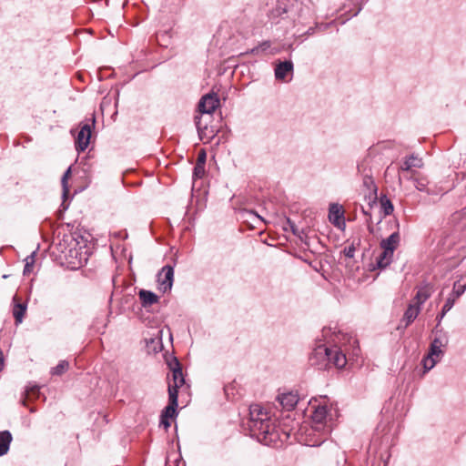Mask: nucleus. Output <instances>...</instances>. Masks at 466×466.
I'll return each instance as SVG.
<instances>
[{"mask_svg": "<svg viewBox=\"0 0 466 466\" xmlns=\"http://www.w3.org/2000/svg\"><path fill=\"white\" fill-rule=\"evenodd\" d=\"M466 289V285L464 286H460L457 288L456 284L454 285V288H453V297L452 298H455V299L457 298H459L460 296H461L464 291Z\"/></svg>", "mask_w": 466, "mask_h": 466, "instance_id": "obj_32", "label": "nucleus"}, {"mask_svg": "<svg viewBox=\"0 0 466 466\" xmlns=\"http://www.w3.org/2000/svg\"><path fill=\"white\" fill-rule=\"evenodd\" d=\"M423 166V162L420 158L414 155L407 157L401 163L399 173L407 172V176H412L413 167L420 168ZM399 182L401 183V177L399 174Z\"/></svg>", "mask_w": 466, "mask_h": 466, "instance_id": "obj_10", "label": "nucleus"}, {"mask_svg": "<svg viewBox=\"0 0 466 466\" xmlns=\"http://www.w3.org/2000/svg\"><path fill=\"white\" fill-rule=\"evenodd\" d=\"M444 316H442V312L437 317L438 321L441 322Z\"/></svg>", "mask_w": 466, "mask_h": 466, "instance_id": "obj_37", "label": "nucleus"}, {"mask_svg": "<svg viewBox=\"0 0 466 466\" xmlns=\"http://www.w3.org/2000/svg\"><path fill=\"white\" fill-rule=\"evenodd\" d=\"M394 251L391 248L382 249V252L377 258L378 267L385 268L391 263Z\"/></svg>", "mask_w": 466, "mask_h": 466, "instance_id": "obj_22", "label": "nucleus"}, {"mask_svg": "<svg viewBox=\"0 0 466 466\" xmlns=\"http://www.w3.org/2000/svg\"><path fill=\"white\" fill-rule=\"evenodd\" d=\"M248 427L252 434L265 445L276 444L280 438L275 419L259 404L249 407Z\"/></svg>", "mask_w": 466, "mask_h": 466, "instance_id": "obj_2", "label": "nucleus"}, {"mask_svg": "<svg viewBox=\"0 0 466 466\" xmlns=\"http://www.w3.org/2000/svg\"><path fill=\"white\" fill-rule=\"evenodd\" d=\"M90 137H91V126L89 124H84L81 127V128L76 137V143H75L76 149L78 152L85 151L89 145Z\"/></svg>", "mask_w": 466, "mask_h": 466, "instance_id": "obj_8", "label": "nucleus"}, {"mask_svg": "<svg viewBox=\"0 0 466 466\" xmlns=\"http://www.w3.org/2000/svg\"><path fill=\"white\" fill-rule=\"evenodd\" d=\"M69 364L66 360H61L56 367L52 369L53 375H62L68 370Z\"/></svg>", "mask_w": 466, "mask_h": 466, "instance_id": "obj_24", "label": "nucleus"}, {"mask_svg": "<svg viewBox=\"0 0 466 466\" xmlns=\"http://www.w3.org/2000/svg\"><path fill=\"white\" fill-rule=\"evenodd\" d=\"M293 64L291 61L279 63L275 67V76L278 80L286 81L289 75H292Z\"/></svg>", "mask_w": 466, "mask_h": 466, "instance_id": "obj_12", "label": "nucleus"}, {"mask_svg": "<svg viewBox=\"0 0 466 466\" xmlns=\"http://www.w3.org/2000/svg\"><path fill=\"white\" fill-rule=\"evenodd\" d=\"M160 425H162L167 430L171 425L170 420L161 416Z\"/></svg>", "mask_w": 466, "mask_h": 466, "instance_id": "obj_35", "label": "nucleus"}, {"mask_svg": "<svg viewBox=\"0 0 466 466\" xmlns=\"http://www.w3.org/2000/svg\"><path fill=\"white\" fill-rule=\"evenodd\" d=\"M431 294V289L430 286L425 285L423 287H420L414 299H412L411 303H414L415 305H418L420 307L430 297Z\"/></svg>", "mask_w": 466, "mask_h": 466, "instance_id": "obj_16", "label": "nucleus"}, {"mask_svg": "<svg viewBox=\"0 0 466 466\" xmlns=\"http://www.w3.org/2000/svg\"><path fill=\"white\" fill-rule=\"evenodd\" d=\"M279 400L284 409L290 410L298 404L299 396L295 392L283 393L279 396Z\"/></svg>", "mask_w": 466, "mask_h": 466, "instance_id": "obj_13", "label": "nucleus"}, {"mask_svg": "<svg viewBox=\"0 0 466 466\" xmlns=\"http://www.w3.org/2000/svg\"><path fill=\"white\" fill-rule=\"evenodd\" d=\"M206 163V152L204 150H201L198 153L197 164L205 165Z\"/></svg>", "mask_w": 466, "mask_h": 466, "instance_id": "obj_34", "label": "nucleus"}, {"mask_svg": "<svg viewBox=\"0 0 466 466\" xmlns=\"http://www.w3.org/2000/svg\"><path fill=\"white\" fill-rule=\"evenodd\" d=\"M3 366H4V362H3V358H2V351L0 350V370L3 369Z\"/></svg>", "mask_w": 466, "mask_h": 466, "instance_id": "obj_36", "label": "nucleus"}, {"mask_svg": "<svg viewBox=\"0 0 466 466\" xmlns=\"http://www.w3.org/2000/svg\"><path fill=\"white\" fill-rule=\"evenodd\" d=\"M138 296L144 308L150 307L158 302V296L148 290L141 289Z\"/></svg>", "mask_w": 466, "mask_h": 466, "instance_id": "obj_17", "label": "nucleus"}, {"mask_svg": "<svg viewBox=\"0 0 466 466\" xmlns=\"http://www.w3.org/2000/svg\"><path fill=\"white\" fill-rule=\"evenodd\" d=\"M205 173V165L196 164L194 167V177L200 178Z\"/></svg>", "mask_w": 466, "mask_h": 466, "instance_id": "obj_31", "label": "nucleus"}, {"mask_svg": "<svg viewBox=\"0 0 466 466\" xmlns=\"http://www.w3.org/2000/svg\"><path fill=\"white\" fill-rule=\"evenodd\" d=\"M420 311V307L415 305L414 303H410L403 316V320L406 321V326L410 325L411 322L414 321V319L418 317Z\"/></svg>", "mask_w": 466, "mask_h": 466, "instance_id": "obj_20", "label": "nucleus"}, {"mask_svg": "<svg viewBox=\"0 0 466 466\" xmlns=\"http://www.w3.org/2000/svg\"><path fill=\"white\" fill-rule=\"evenodd\" d=\"M363 185L369 189L376 191V186L374 184V181L370 176H365L363 177Z\"/></svg>", "mask_w": 466, "mask_h": 466, "instance_id": "obj_29", "label": "nucleus"}, {"mask_svg": "<svg viewBox=\"0 0 466 466\" xmlns=\"http://www.w3.org/2000/svg\"><path fill=\"white\" fill-rule=\"evenodd\" d=\"M39 392V388L37 386L32 387L28 390H26V395L28 398H31L33 396H36Z\"/></svg>", "mask_w": 466, "mask_h": 466, "instance_id": "obj_33", "label": "nucleus"}, {"mask_svg": "<svg viewBox=\"0 0 466 466\" xmlns=\"http://www.w3.org/2000/svg\"><path fill=\"white\" fill-rule=\"evenodd\" d=\"M13 438L8 431H0V456L7 453Z\"/></svg>", "mask_w": 466, "mask_h": 466, "instance_id": "obj_21", "label": "nucleus"}, {"mask_svg": "<svg viewBox=\"0 0 466 466\" xmlns=\"http://www.w3.org/2000/svg\"><path fill=\"white\" fill-rule=\"evenodd\" d=\"M355 251H356V248H355L354 243H351L350 245H348L343 249L344 255L346 257L350 258L354 257Z\"/></svg>", "mask_w": 466, "mask_h": 466, "instance_id": "obj_30", "label": "nucleus"}, {"mask_svg": "<svg viewBox=\"0 0 466 466\" xmlns=\"http://www.w3.org/2000/svg\"><path fill=\"white\" fill-rule=\"evenodd\" d=\"M312 424L305 429L304 437L302 438V441L305 442L308 446H319L321 443H323L329 434H324L320 431H312Z\"/></svg>", "mask_w": 466, "mask_h": 466, "instance_id": "obj_7", "label": "nucleus"}, {"mask_svg": "<svg viewBox=\"0 0 466 466\" xmlns=\"http://www.w3.org/2000/svg\"><path fill=\"white\" fill-rule=\"evenodd\" d=\"M380 205H381V208L384 211V215L385 216H388V215H390L393 211V205L392 203L390 202V199L386 198H380Z\"/></svg>", "mask_w": 466, "mask_h": 466, "instance_id": "obj_25", "label": "nucleus"}, {"mask_svg": "<svg viewBox=\"0 0 466 466\" xmlns=\"http://www.w3.org/2000/svg\"><path fill=\"white\" fill-rule=\"evenodd\" d=\"M169 404L165 408L161 416L169 420L173 419L177 414V397L175 390L168 395Z\"/></svg>", "mask_w": 466, "mask_h": 466, "instance_id": "obj_14", "label": "nucleus"}, {"mask_svg": "<svg viewBox=\"0 0 466 466\" xmlns=\"http://www.w3.org/2000/svg\"><path fill=\"white\" fill-rule=\"evenodd\" d=\"M357 343V340L351 337L348 338L347 335L340 332L334 334L331 339L332 346L325 344L318 345L309 357V361L312 366H316L319 370L329 369L334 366L338 369L345 367L347 364L346 353L348 347L346 341L350 343Z\"/></svg>", "mask_w": 466, "mask_h": 466, "instance_id": "obj_1", "label": "nucleus"}, {"mask_svg": "<svg viewBox=\"0 0 466 466\" xmlns=\"http://www.w3.org/2000/svg\"><path fill=\"white\" fill-rule=\"evenodd\" d=\"M219 106V99L216 94L205 95L199 101L198 108L201 113L212 114Z\"/></svg>", "mask_w": 466, "mask_h": 466, "instance_id": "obj_9", "label": "nucleus"}, {"mask_svg": "<svg viewBox=\"0 0 466 466\" xmlns=\"http://www.w3.org/2000/svg\"><path fill=\"white\" fill-rule=\"evenodd\" d=\"M13 315L15 320V324H20L23 321L24 316L26 311V304L18 301V297L15 296L14 299Z\"/></svg>", "mask_w": 466, "mask_h": 466, "instance_id": "obj_15", "label": "nucleus"}, {"mask_svg": "<svg viewBox=\"0 0 466 466\" xmlns=\"http://www.w3.org/2000/svg\"><path fill=\"white\" fill-rule=\"evenodd\" d=\"M313 409L311 415L312 431H320L324 434H330L338 418V410L332 405L328 404L326 397L317 404V400H310Z\"/></svg>", "mask_w": 466, "mask_h": 466, "instance_id": "obj_3", "label": "nucleus"}, {"mask_svg": "<svg viewBox=\"0 0 466 466\" xmlns=\"http://www.w3.org/2000/svg\"><path fill=\"white\" fill-rule=\"evenodd\" d=\"M35 262V259H34V254H32L31 256H28L26 258H25V268H24V274L26 275V274H29L31 269H32V267H33V264Z\"/></svg>", "mask_w": 466, "mask_h": 466, "instance_id": "obj_28", "label": "nucleus"}, {"mask_svg": "<svg viewBox=\"0 0 466 466\" xmlns=\"http://www.w3.org/2000/svg\"><path fill=\"white\" fill-rule=\"evenodd\" d=\"M328 331H329V330H327V329H323L324 334H327V332H328Z\"/></svg>", "mask_w": 466, "mask_h": 466, "instance_id": "obj_38", "label": "nucleus"}, {"mask_svg": "<svg viewBox=\"0 0 466 466\" xmlns=\"http://www.w3.org/2000/svg\"><path fill=\"white\" fill-rule=\"evenodd\" d=\"M405 177L407 179L413 180L414 184H415V187L419 191H426L427 190L428 180L425 177L420 175L419 172L412 171V176H406Z\"/></svg>", "mask_w": 466, "mask_h": 466, "instance_id": "obj_18", "label": "nucleus"}, {"mask_svg": "<svg viewBox=\"0 0 466 466\" xmlns=\"http://www.w3.org/2000/svg\"><path fill=\"white\" fill-rule=\"evenodd\" d=\"M329 221L338 228L345 226L344 210L339 204H331L329 210Z\"/></svg>", "mask_w": 466, "mask_h": 466, "instance_id": "obj_11", "label": "nucleus"}, {"mask_svg": "<svg viewBox=\"0 0 466 466\" xmlns=\"http://www.w3.org/2000/svg\"><path fill=\"white\" fill-rule=\"evenodd\" d=\"M454 303H455V298L449 297L447 299V300L442 308V316H445V314L452 309Z\"/></svg>", "mask_w": 466, "mask_h": 466, "instance_id": "obj_27", "label": "nucleus"}, {"mask_svg": "<svg viewBox=\"0 0 466 466\" xmlns=\"http://www.w3.org/2000/svg\"><path fill=\"white\" fill-rule=\"evenodd\" d=\"M400 239V234L398 232H394L389 238L381 240L380 248L381 249L391 248L392 251H395L399 246Z\"/></svg>", "mask_w": 466, "mask_h": 466, "instance_id": "obj_19", "label": "nucleus"}, {"mask_svg": "<svg viewBox=\"0 0 466 466\" xmlns=\"http://www.w3.org/2000/svg\"><path fill=\"white\" fill-rule=\"evenodd\" d=\"M447 344L446 338H435L431 343L429 352L422 360L424 372L431 370L442 358L443 348Z\"/></svg>", "mask_w": 466, "mask_h": 466, "instance_id": "obj_4", "label": "nucleus"}, {"mask_svg": "<svg viewBox=\"0 0 466 466\" xmlns=\"http://www.w3.org/2000/svg\"><path fill=\"white\" fill-rule=\"evenodd\" d=\"M167 365L172 373V378L168 381V395L171 391L175 390V393L177 396L178 389L185 384L182 368L177 358H174L171 361H168Z\"/></svg>", "mask_w": 466, "mask_h": 466, "instance_id": "obj_5", "label": "nucleus"}, {"mask_svg": "<svg viewBox=\"0 0 466 466\" xmlns=\"http://www.w3.org/2000/svg\"><path fill=\"white\" fill-rule=\"evenodd\" d=\"M174 280V268L167 265L157 274L158 289L162 292H167L171 289Z\"/></svg>", "mask_w": 466, "mask_h": 466, "instance_id": "obj_6", "label": "nucleus"}, {"mask_svg": "<svg viewBox=\"0 0 466 466\" xmlns=\"http://www.w3.org/2000/svg\"><path fill=\"white\" fill-rule=\"evenodd\" d=\"M70 177H71V167H69L66 169V171L64 173L62 179H61L64 198H66L69 193L68 180H69Z\"/></svg>", "mask_w": 466, "mask_h": 466, "instance_id": "obj_23", "label": "nucleus"}, {"mask_svg": "<svg viewBox=\"0 0 466 466\" xmlns=\"http://www.w3.org/2000/svg\"><path fill=\"white\" fill-rule=\"evenodd\" d=\"M270 47V42L269 41H264L261 44H259L258 46L252 48L249 53L258 55L260 52H266Z\"/></svg>", "mask_w": 466, "mask_h": 466, "instance_id": "obj_26", "label": "nucleus"}]
</instances>
